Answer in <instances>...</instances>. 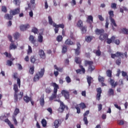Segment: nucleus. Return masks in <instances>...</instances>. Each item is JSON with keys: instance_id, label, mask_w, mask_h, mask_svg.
<instances>
[{"instance_id": "obj_1", "label": "nucleus", "mask_w": 128, "mask_h": 128, "mask_svg": "<svg viewBox=\"0 0 128 128\" xmlns=\"http://www.w3.org/2000/svg\"><path fill=\"white\" fill-rule=\"evenodd\" d=\"M51 86L54 88V91L52 96L49 98V100H53L54 98H56L58 90L60 89V86L56 82H52Z\"/></svg>"}, {"instance_id": "obj_2", "label": "nucleus", "mask_w": 128, "mask_h": 128, "mask_svg": "<svg viewBox=\"0 0 128 128\" xmlns=\"http://www.w3.org/2000/svg\"><path fill=\"white\" fill-rule=\"evenodd\" d=\"M88 66V72L92 74V71L96 70V66H94V62L86 60L84 61V66Z\"/></svg>"}, {"instance_id": "obj_3", "label": "nucleus", "mask_w": 128, "mask_h": 128, "mask_svg": "<svg viewBox=\"0 0 128 128\" xmlns=\"http://www.w3.org/2000/svg\"><path fill=\"white\" fill-rule=\"evenodd\" d=\"M44 68H42L40 72H37L34 78V82H38L40 80V78H42L44 75Z\"/></svg>"}, {"instance_id": "obj_4", "label": "nucleus", "mask_w": 128, "mask_h": 128, "mask_svg": "<svg viewBox=\"0 0 128 128\" xmlns=\"http://www.w3.org/2000/svg\"><path fill=\"white\" fill-rule=\"evenodd\" d=\"M124 58V57L125 56L126 58H128V52H124V53H122L120 52H118L116 54H111V58Z\"/></svg>"}, {"instance_id": "obj_5", "label": "nucleus", "mask_w": 128, "mask_h": 128, "mask_svg": "<svg viewBox=\"0 0 128 128\" xmlns=\"http://www.w3.org/2000/svg\"><path fill=\"white\" fill-rule=\"evenodd\" d=\"M13 90L14 92V102H18V86L16 84H14Z\"/></svg>"}, {"instance_id": "obj_6", "label": "nucleus", "mask_w": 128, "mask_h": 128, "mask_svg": "<svg viewBox=\"0 0 128 128\" xmlns=\"http://www.w3.org/2000/svg\"><path fill=\"white\" fill-rule=\"evenodd\" d=\"M20 114V109L18 108H16L14 111V113L12 116V120L16 126L18 124V121L16 120V116Z\"/></svg>"}, {"instance_id": "obj_7", "label": "nucleus", "mask_w": 128, "mask_h": 128, "mask_svg": "<svg viewBox=\"0 0 128 128\" xmlns=\"http://www.w3.org/2000/svg\"><path fill=\"white\" fill-rule=\"evenodd\" d=\"M54 27L55 28L54 29L55 34H58V30H60V28H62V30L64 28V24H56L54 23Z\"/></svg>"}, {"instance_id": "obj_8", "label": "nucleus", "mask_w": 128, "mask_h": 128, "mask_svg": "<svg viewBox=\"0 0 128 128\" xmlns=\"http://www.w3.org/2000/svg\"><path fill=\"white\" fill-rule=\"evenodd\" d=\"M54 102H60V107L58 108V112H62L64 110V108H66V105H64V102L60 101V100H54Z\"/></svg>"}, {"instance_id": "obj_9", "label": "nucleus", "mask_w": 128, "mask_h": 128, "mask_svg": "<svg viewBox=\"0 0 128 128\" xmlns=\"http://www.w3.org/2000/svg\"><path fill=\"white\" fill-rule=\"evenodd\" d=\"M54 68L55 70H54V74L56 77L58 76V74H60L58 72H62V68H58V66L56 65H54Z\"/></svg>"}, {"instance_id": "obj_10", "label": "nucleus", "mask_w": 128, "mask_h": 128, "mask_svg": "<svg viewBox=\"0 0 128 128\" xmlns=\"http://www.w3.org/2000/svg\"><path fill=\"white\" fill-rule=\"evenodd\" d=\"M29 40L32 42L34 46H38V42L34 39V36L30 35L29 37Z\"/></svg>"}, {"instance_id": "obj_11", "label": "nucleus", "mask_w": 128, "mask_h": 128, "mask_svg": "<svg viewBox=\"0 0 128 128\" xmlns=\"http://www.w3.org/2000/svg\"><path fill=\"white\" fill-rule=\"evenodd\" d=\"M36 8V0H30V4H28V10H34Z\"/></svg>"}, {"instance_id": "obj_12", "label": "nucleus", "mask_w": 128, "mask_h": 128, "mask_svg": "<svg viewBox=\"0 0 128 128\" xmlns=\"http://www.w3.org/2000/svg\"><path fill=\"white\" fill-rule=\"evenodd\" d=\"M62 96H64L66 100H68L70 98V92L66 90H62L61 92Z\"/></svg>"}, {"instance_id": "obj_13", "label": "nucleus", "mask_w": 128, "mask_h": 128, "mask_svg": "<svg viewBox=\"0 0 128 128\" xmlns=\"http://www.w3.org/2000/svg\"><path fill=\"white\" fill-rule=\"evenodd\" d=\"M20 7H18V8L13 10H11L10 11V14H12L14 16H16V14H20Z\"/></svg>"}, {"instance_id": "obj_14", "label": "nucleus", "mask_w": 128, "mask_h": 128, "mask_svg": "<svg viewBox=\"0 0 128 128\" xmlns=\"http://www.w3.org/2000/svg\"><path fill=\"white\" fill-rule=\"evenodd\" d=\"M96 92H98L96 96V98L97 100H100V96L102 94V88H99L96 89Z\"/></svg>"}, {"instance_id": "obj_15", "label": "nucleus", "mask_w": 128, "mask_h": 128, "mask_svg": "<svg viewBox=\"0 0 128 128\" xmlns=\"http://www.w3.org/2000/svg\"><path fill=\"white\" fill-rule=\"evenodd\" d=\"M108 38V34H102L99 36V40H100L103 41V40H106V39Z\"/></svg>"}, {"instance_id": "obj_16", "label": "nucleus", "mask_w": 128, "mask_h": 128, "mask_svg": "<svg viewBox=\"0 0 128 128\" xmlns=\"http://www.w3.org/2000/svg\"><path fill=\"white\" fill-rule=\"evenodd\" d=\"M64 44L66 46H74L76 44V43L72 41L70 38H68L64 42Z\"/></svg>"}, {"instance_id": "obj_17", "label": "nucleus", "mask_w": 128, "mask_h": 128, "mask_svg": "<svg viewBox=\"0 0 128 128\" xmlns=\"http://www.w3.org/2000/svg\"><path fill=\"white\" fill-rule=\"evenodd\" d=\"M114 40H116V36H112L110 38H108L106 40V44H112V42H114Z\"/></svg>"}, {"instance_id": "obj_18", "label": "nucleus", "mask_w": 128, "mask_h": 128, "mask_svg": "<svg viewBox=\"0 0 128 128\" xmlns=\"http://www.w3.org/2000/svg\"><path fill=\"white\" fill-rule=\"evenodd\" d=\"M95 34H97V36H100V34H104V30L102 28V29H98L96 28L95 30Z\"/></svg>"}, {"instance_id": "obj_19", "label": "nucleus", "mask_w": 128, "mask_h": 128, "mask_svg": "<svg viewBox=\"0 0 128 128\" xmlns=\"http://www.w3.org/2000/svg\"><path fill=\"white\" fill-rule=\"evenodd\" d=\"M28 28H30V24H28L25 25H21L20 26V30L22 32H24V30H26Z\"/></svg>"}, {"instance_id": "obj_20", "label": "nucleus", "mask_w": 128, "mask_h": 128, "mask_svg": "<svg viewBox=\"0 0 128 128\" xmlns=\"http://www.w3.org/2000/svg\"><path fill=\"white\" fill-rule=\"evenodd\" d=\"M38 54L41 58H42L43 60L46 58V54H44V50H40L38 52Z\"/></svg>"}, {"instance_id": "obj_21", "label": "nucleus", "mask_w": 128, "mask_h": 128, "mask_svg": "<svg viewBox=\"0 0 128 128\" xmlns=\"http://www.w3.org/2000/svg\"><path fill=\"white\" fill-rule=\"evenodd\" d=\"M14 16L12 14H6L4 16V18H5V20H12Z\"/></svg>"}, {"instance_id": "obj_22", "label": "nucleus", "mask_w": 128, "mask_h": 128, "mask_svg": "<svg viewBox=\"0 0 128 128\" xmlns=\"http://www.w3.org/2000/svg\"><path fill=\"white\" fill-rule=\"evenodd\" d=\"M110 84L112 86V88H116L118 84V82H114V80L113 79H112V78H110Z\"/></svg>"}, {"instance_id": "obj_23", "label": "nucleus", "mask_w": 128, "mask_h": 128, "mask_svg": "<svg viewBox=\"0 0 128 128\" xmlns=\"http://www.w3.org/2000/svg\"><path fill=\"white\" fill-rule=\"evenodd\" d=\"M98 50H93V52L94 54H96V56H100V54H102V52H100V46L98 47Z\"/></svg>"}, {"instance_id": "obj_24", "label": "nucleus", "mask_w": 128, "mask_h": 128, "mask_svg": "<svg viewBox=\"0 0 128 128\" xmlns=\"http://www.w3.org/2000/svg\"><path fill=\"white\" fill-rule=\"evenodd\" d=\"M86 22H88V24L94 22V17H92V16H88Z\"/></svg>"}, {"instance_id": "obj_25", "label": "nucleus", "mask_w": 128, "mask_h": 128, "mask_svg": "<svg viewBox=\"0 0 128 128\" xmlns=\"http://www.w3.org/2000/svg\"><path fill=\"white\" fill-rule=\"evenodd\" d=\"M110 20L111 22V24L112 26V30H116V28H114V26H115V27L118 26V25L116 22V20H114V19H112Z\"/></svg>"}, {"instance_id": "obj_26", "label": "nucleus", "mask_w": 128, "mask_h": 128, "mask_svg": "<svg viewBox=\"0 0 128 128\" xmlns=\"http://www.w3.org/2000/svg\"><path fill=\"white\" fill-rule=\"evenodd\" d=\"M120 34H128V29L124 28L120 30Z\"/></svg>"}, {"instance_id": "obj_27", "label": "nucleus", "mask_w": 128, "mask_h": 128, "mask_svg": "<svg viewBox=\"0 0 128 128\" xmlns=\"http://www.w3.org/2000/svg\"><path fill=\"white\" fill-rule=\"evenodd\" d=\"M40 104L41 106H44V96H42L40 99Z\"/></svg>"}, {"instance_id": "obj_28", "label": "nucleus", "mask_w": 128, "mask_h": 128, "mask_svg": "<svg viewBox=\"0 0 128 128\" xmlns=\"http://www.w3.org/2000/svg\"><path fill=\"white\" fill-rule=\"evenodd\" d=\"M86 80H87V82L88 84V86H90L92 84V80H93L92 78V76H87Z\"/></svg>"}, {"instance_id": "obj_29", "label": "nucleus", "mask_w": 128, "mask_h": 128, "mask_svg": "<svg viewBox=\"0 0 128 128\" xmlns=\"http://www.w3.org/2000/svg\"><path fill=\"white\" fill-rule=\"evenodd\" d=\"M60 120H56L54 122V126H55V128H58V126H60Z\"/></svg>"}, {"instance_id": "obj_30", "label": "nucleus", "mask_w": 128, "mask_h": 128, "mask_svg": "<svg viewBox=\"0 0 128 128\" xmlns=\"http://www.w3.org/2000/svg\"><path fill=\"white\" fill-rule=\"evenodd\" d=\"M80 30L82 31V34H86V28L87 27L86 26H82V27L80 28Z\"/></svg>"}, {"instance_id": "obj_31", "label": "nucleus", "mask_w": 128, "mask_h": 128, "mask_svg": "<svg viewBox=\"0 0 128 128\" xmlns=\"http://www.w3.org/2000/svg\"><path fill=\"white\" fill-rule=\"evenodd\" d=\"M84 23L82 22V20H78L77 24H76V26L77 28H80L82 26H84Z\"/></svg>"}, {"instance_id": "obj_32", "label": "nucleus", "mask_w": 128, "mask_h": 128, "mask_svg": "<svg viewBox=\"0 0 128 128\" xmlns=\"http://www.w3.org/2000/svg\"><path fill=\"white\" fill-rule=\"evenodd\" d=\"M29 74L32 75L34 74V66H30L29 69Z\"/></svg>"}, {"instance_id": "obj_33", "label": "nucleus", "mask_w": 128, "mask_h": 128, "mask_svg": "<svg viewBox=\"0 0 128 128\" xmlns=\"http://www.w3.org/2000/svg\"><path fill=\"white\" fill-rule=\"evenodd\" d=\"M93 37L92 36H86L85 37V40L87 42H90L92 40Z\"/></svg>"}, {"instance_id": "obj_34", "label": "nucleus", "mask_w": 128, "mask_h": 128, "mask_svg": "<svg viewBox=\"0 0 128 128\" xmlns=\"http://www.w3.org/2000/svg\"><path fill=\"white\" fill-rule=\"evenodd\" d=\"M108 96H114V91L112 88H110L108 91Z\"/></svg>"}, {"instance_id": "obj_35", "label": "nucleus", "mask_w": 128, "mask_h": 128, "mask_svg": "<svg viewBox=\"0 0 128 128\" xmlns=\"http://www.w3.org/2000/svg\"><path fill=\"white\" fill-rule=\"evenodd\" d=\"M109 14V18L110 20H114L112 18L114 16V11L110 10L108 12Z\"/></svg>"}, {"instance_id": "obj_36", "label": "nucleus", "mask_w": 128, "mask_h": 128, "mask_svg": "<svg viewBox=\"0 0 128 128\" xmlns=\"http://www.w3.org/2000/svg\"><path fill=\"white\" fill-rule=\"evenodd\" d=\"M16 45L14 44V43L12 42L11 44H10V47H9V50H16Z\"/></svg>"}, {"instance_id": "obj_37", "label": "nucleus", "mask_w": 128, "mask_h": 128, "mask_svg": "<svg viewBox=\"0 0 128 128\" xmlns=\"http://www.w3.org/2000/svg\"><path fill=\"white\" fill-rule=\"evenodd\" d=\"M48 20L49 24H50V26H52L53 24V26H54V24H55V23L54 22V21L52 20V16H48Z\"/></svg>"}, {"instance_id": "obj_38", "label": "nucleus", "mask_w": 128, "mask_h": 128, "mask_svg": "<svg viewBox=\"0 0 128 128\" xmlns=\"http://www.w3.org/2000/svg\"><path fill=\"white\" fill-rule=\"evenodd\" d=\"M106 74L107 76L111 78L112 72L111 70H108L106 72Z\"/></svg>"}, {"instance_id": "obj_39", "label": "nucleus", "mask_w": 128, "mask_h": 128, "mask_svg": "<svg viewBox=\"0 0 128 128\" xmlns=\"http://www.w3.org/2000/svg\"><path fill=\"white\" fill-rule=\"evenodd\" d=\"M24 100L25 102H26V104H28V102H29L30 100H32V98L28 96H24Z\"/></svg>"}, {"instance_id": "obj_40", "label": "nucleus", "mask_w": 128, "mask_h": 128, "mask_svg": "<svg viewBox=\"0 0 128 128\" xmlns=\"http://www.w3.org/2000/svg\"><path fill=\"white\" fill-rule=\"evenodd\" d=\"M38 42H42L44 40V36H42L40 34L38 36Z\"/></svg>"}, {"instance_id": "obj_41", "label": "nucleus", "mask_w": 128, "mask_h": 128, "mask_svg": "<svg viewBox=\"0 0 128 128\" xmlns=\"http://www.w3.org/2000/svg\"><path fill=\"white\" fill-rule=\"evenodd\" d=\"M68 52V47L64 45L62 48V54H66Z\"/></svg>"}, {"instance_id": "obj_42", "label": "nucleus", "mask_w": 128, "mask_h": 128, "mask_svg": "<svg viewBox=\"0 0 128 128\" xmlns=\"http://www.w3.org/2000/svg\"><path fill=\"white\" fill-rule=\"evenodd\" d=\"M32 32H34V34H38V30L36 27H34L32 30Z\"/></svg>"}, {"instance_id": "obj_43", "label": "nucleus", "mask_w": 128, "mask_h": 128, "mask_svg": "<svg viewBox=\"0 0 128 128\" xmlns=\"http://www.w3.org/2000/svg\"><path fill=\"white\" fill-rule=\"evenodd\" d=\"M13 2L16 6H18L20 7V0H14Z\"/></svg>"}, {"instance_id": "obj_44", "label": "nucleus", "mask_w": 128, "mask_h": 128, "mask_svg": "<svg viewBox=\"0 0 128 128\" xmlns=\"http://www.w3.org/2000/svg\"><path fill=\"white\" fill-rule=\"evenodd\" d=\"M41 124H42L43 128H46V119H42Z\"/></svg>"}, {"instance_id": "obj_45", "label": "nucleus", "mask_w": 128, "mask_h": 128, "mask_svg": "<svg viewBox=\"0 0 128 128\" xmlns=\"http://www.w3.org/2000/svg\"><path fill=\"white\" fill-rule=\"evenodd\" d=\"M30 60L32 64H34L36 62V56H32L30 58Z\"/></svg>"}, {"instance_id": "obj_46", "label": "nucleus", "mask_w": 128, "mask_h": 128, "mask_svg": "<svg viewBox=\"0 0 128 128\" xmlns=\"http://www.w3.org/2000/svg\"><path fill=\"white\" fill-rule=\"evenodd\" d=\"M75 62L76 64H80L82 62V60L80 57H75Z\"/></svg>"}, {"instance_id": "obj_47", "label": "nucleus", "mask_w": 128, "mask_h": 128, "mask_svg": "<svg viewBox=\"0 0 128 128\" xmlns=\"http://www.w3.org/2000/svg\"><path fill=\"white\" fill-rule=\"evenodd\" d=\"M80 49L76 48L74 49V50H75V54L76 56H80Z\"/></svg>"}, {"instance_id": "obj_48", "label": "nucleus", "mask_w": 128, "mask_h": 128, "mask_svg": "<svg viewBox=\"0 0 128 128\" xmlns=\"http://www.w3.org/2000/svg\"><path fill=\"white\" fill-rule=\"evenodd\" d=\"M56 40L58 42H62V36L59 35L56 38Z\"/></svg>"}, {"instance_id": "obj_49", "label": "nucleus", "mask_w": 128, "mask_h": 128, "mask_svg": "<svg viewBox=\"0 0 128 128\" xmlns=\"http://www.w3.org/2000/svg\"><path fill=\"white\" fill-rule=\"evenodd\" d=\"M98 80L100 82H104V78L100 76H98Z\"/></svg>"}, {"instance_id": "obj_50", "label": "nucleus", "mask_w": 128, "mask_h": 128, "mask_svg": "<svg viewBox=\"0 0 128 128\" xmlns=\"http://www.w3.org/2000/svg\"><path fill=\"white\" fill-rule=\"evenodd\" d=\"M80 107L82 110H84V108H86V106L84 102H82L81 104H80Z\"/></svg>"}, {"instance_id": "obj_51", "label": "nucleus", "mask_w": 128, "mask_h": 128, "mask_svg": "<svg viewBox=\"0 0 128 128\" xmlns=\"http://www.w3.org/2000/svg\"><path fill=\"white\" fill-rule=\"evenodd\" d=\"M13 36L15 40H18L20 38V34L18 32H16L13 34Z\"/></svg>"}, {"instance_id": "obj_52", "label": "nucleus", "mask_w": 128, "mask_h": 128, "mask_svg": "<svg viewBox=\"0 0 128 128\" xmlns=\"http://www.w3.org/2000/svg\"><path fill=\"white\" fill-rule=\"evenodd\" d=\"M83 121L84 122V124L88 126V117H84Z\"/></svg>"}, {"instance_id": "obj_53", "label": "nucleus", "mask_w": 128, "mask_h": 128, "mask_svg": "<svg viewBox=\"0 0 128 128\" xmlns=\"http://www.w3.org/2000/svg\"><path fill=\"white\" fill-rule=\"evenodd\" d=\"M65 80L66 82H68V84H70V82H72V79H70V76H66V78H65Z\"/></svg>"}, {"instance_id": "obj_54", "label": "nucleus", "mask_w": 128, "mask_h": 128, "mask_svg": "<svg viewBox=\"0 0 128 128\" xmlns=\"http://www.w3.org/2000/svg\"><path fill=\"white\" fill-rule=\"evenodd\" d=\"M2 12H4L5 14L8 12V10L6 9V6H2Z\"/></svg>"}, {"instance_id": "obj_55", "label": "nucleus", "mask_w": 128, "mask_h": 128, "mask_svg": "<svg viewBox=\"0 0 128 128\" xmlns=\"http://www.w3.org/2000/svg\"><path fill=\"white\" fill-rule=\"evenodd\" d=\"M28 54H30L32 52V46H28Z\"/></svg>"}, {"instance_id": "obj_56", "label": "nucleus", "mask_w": 128, "mask_h": 128, "mask_svg": "<svg viewBox=\"0 0 128 128\" xmlns=\"http://www.w3.org/2000/svg\"><path fill=\"white\" fill-rule=\"evenodd\" d=\"M45 92H46V94H50L52 92V88H46Z\"/></svg>"}, {"instance_id": "obj_57", "label": "nucleus", "mask_w": 128, "mask_h": 128, "mask_svg": "<svg viewBox=\"0 0 128 128\" xmlns=\"http://www.w3.org/2000/svg\"><path fill=\"white\" fill-rule=\"evenodd\" d=\"M4 56H6V58H12V54H9L8 52H5L4 53Z\"/></svg>"}, {"instance_id": "obj_58", "label": "nucleus", "mask_w": 128, "mask_h": 128, "mask_svg": "<svg viewBox=\"0 0 128 128\" xmlns=\"http://www.w3.org/2000/svg\"><path fill=\"white\" fill-rule=\"evenodd\" d=\"M116 64L118 66H120V64H122V60L120 58L116 60Z\"/></svg>"}, {"instance_id": "obj_59", "label": "nucleus", "mask_w": 128, "mask_h": 128, "mask_svg": "<svg viewBox=\"0 0 128 128\" xmlns=\"http://www.w3.org/2000/svg\"><path fill=\"white\" fill-rule=\"evenodd\" d=\"M90 114V110H86L84 114V117L86 118L88 116V114Z\"/></svg>"}, {"instance_id": "obj_60", "label": "nucleus", "mask_w": 128, "mask_h": 128, "mask_svg": "<svg viewBox=\"0 0 128 128\" xmlns=\"http://www.w3.org/2000/svg\"><path fill=\"white\" fill-rule=\"evenodd\" d=\"M112 8H114V10H116V3H112L111 5Z\"/></svg>"}, {"instance_id": "obj_61", "label": "nucleus", "mask_w": 128, "mask_h": 128, "mask_svg": "<svg viewBox=\"0 0 128 128\" xmlns=\"http://www.w3.org/2000/svg\"><path fill=\"white\" fill-rule=\"evenodd\" d=\"M75 108L76 110L77 114H80V107L76 106L75 107Z\"/></svg>"}, {"instance_id": "obj_62", "label": "nucleus", "mask_w": 128, "mask_h": 128, "mask_svg": "<svg viewBox=\"0 0 128 128\" xmlns=\"http://www.w3.org/2000/svg\"><path fill=\"white\" fill-rule=\"evenodd\" d=\"M46 110L48 112H50V114H52V108H48L46 109Z\"/></svg>"}, {"instance_id": "obj_63", "label": "nucleus", "mask_w": 128, "mask_h": 128, "mask_svg": "<svg viewBox=\"0 0 128 128\" xmlns=\"http://www.w3.org/2000/svg\"><path fill=\"white\" fill-rule=\"evenodd\" d=\"M17 84H18L19 88H20V78L17 79Z\"/></svg>"}, {"instance_id": "obj_64", "label": "nucleus", "mask_w": 128, "mask_h": 128, "mask_svg": "<svg viewBox=\"0 0 128 128\" xmlns=\"http://www.w3.org/2000/svg\"><path fill=\"white\" fill-rule=\"evenodd\" d=\"M70 38L72 40H76V38H74V33H72V32H70Z\"/></svg>"}]
</instances>
